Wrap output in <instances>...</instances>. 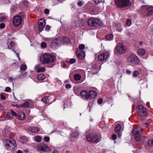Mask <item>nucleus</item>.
Masks as SVG:
<instances>
[{
  "label": "nucleus",
  "mask_w": 153,
  "mask_h": 153,
  "mask_svg": "<svg viewBox=\"0 0 153 153\" xmlns=\"http://www.w3.org/2000/svg\"><path fill=\"white\" fill-rule=\"evenodd\" d=\"M122 26L120 24L118 25L117 26V30L120 32L122 31Z\"/></svg>",
  "instance_id": "473e14b6"
},
{
  "label": "nucleus",
  "mask_w": 153,
  "mask_h": 153,
  "mask_svg": "<svg viewBox=\"0 0 153 153\" xmlns=\"http://www.w3.org/2000/svg\"><path fill=\"white\" fill-rule=\"evenodd\" d=\"M47 104L48 105H50L51 103L53 100L51 99V97L50 96H47Z\"/></svg>",
  "instance_id": "393cba45"
},
{
  "label": "nucleus",
  "mask_w": 153,
  "mask_h": 153,
  "mask_svg": "<svg viewBox=\"0 0 153 153\" xmlns=\"http://www.w3.org/2000/svg\"><path fill=\"white\" fill-rule=\"evenodd\" d=\"M131 24V21L130 19H128L127 20L126 25L127 26H130Z\"/></svg>",
  "instance_id": "f704fd0d"
},
{
  "label": "nucleus",
  "mask_w": 153,
  "mask_h": 153,
  "mask_svg": "<svg viewBox=\"0 0 153 153\" xmlns=\"http://www.w3.org/2000/svg\"><path fill=\"white\" fill-rule=\"evenodd\" d=\"M118 137L119 138H120L122 136V134L121 132H119L117 134Z\"/></svg>",
  "instance_id": "5fc2aeb1"
},
{
  "label": "nucleus",
  "mask_w": 153,
  "mask_h": 153,
  "mask_svg": "<svg viewBox=\"0 0 153 153\" xmlns=\"http://www.w3.org/2000/svg\"><path fill=\"white\" fill-rule=\"evenodd\" d=\"M35 140L38 142H40L42 140L41 137L39 136H36L35 137Z\"/></svg>",
  "instance_id": "c756f323"
},
{
  "label": "nucleus",
  "mask_w": 153,
  "mask_h": 153,
  "mask_svg": "<svg viewBox=\"0 0 153 153\" xmlns=\"http://www.w3.org/2000/svg\"><path fill=\"white\" fill-rule=\"evenodd\" d=\"M141 9L147 16H151L153 14V6L143 5L141 7Z\"/></svg>",
  "instance_id": "6e6552de"
},
{
  "label": "nucleus",
  "mask_w": 153,
  "mask_h": 153,
  "mask_svg": "<svg viewBox=\"0 0 153 153\" xmlns=\"http://www.w3.org/2000/svg\"><path fill=\"white\" fill-rule=\"evenodd\" d=\"M28 130L32 132L36 133L39 130V129L37 127H32L29 126L28 128Z\"/></svg>",
  "instance_id": "aec40b11"
},
{
  "label": "nucleus",
  "mask_w": 153,
  "mask_h": 153,
  "mask_svg": "<svg viewBox=\"0 0 153 153\" xmlns=\"http://www.w3.org/2000/svg\"><path fill=\"white\" fill-rule=\"evenodd\" d=\"M33 105V103L32 101L29 100L25 101L23 104L21 105V106L24 107L31 108Z\"/></svg>",
  "instance_id": "f3484780"
},
{
  "label": "nucleus",
  "mask_w": 153,
  "mask_h": 153,
  "mask_svg": "<svg viewBox=\"0 0 153 153\" xmlns=\"http://www.w3.org/2000/svg\"><path fill=\"white\" fill-rule=\"evenodd\" d=\"M142 129L140 127L134 128L133 130V134L135 140L140 141L141 139V132Z\"/></svg>",
  "instance_id": "9d476101"
},
{
  "label": "nucleus",
  "mask_w": 153,
  "mask_h": 153,
  "mask_svg": "<svg viewBox=\"0 0 153 153\" xmlns=\"http://www.w3.org/2000/svg\"><path fill=\"white\" fill-rule=\"evenodd\" d=\"M34 69L36 70V71L37 72H44L45 70V68L44 67L41 68V65L39 64H38L36 65L35 66Z\"/></svg>",
  "instance_id": "a211bd4d"
},
{
  "label": "nucleus",
  "mask_w": 153,
  "mask_h": 153,
  "mask_svg": "<svg viewBox=\"0 0 153 153\" xmlns=\"http://www.w3.org/2000/svg\"><path fill=\"white\" fill-rule=\"evenodd\" d=\"M101 138V135L100 134H89L86 136V139L88 141L95 143H98Z\"/></svg>",
  "instance_id": "423d86ee"
},
{
  "label": "nucleus",
  "mask_w": 153,
  "mask_h": 153,
  "mask_svg": "<svg viewBox=\"0 0 153 153\" xmlns=\"http://www.w3.org/2000/svg\"><path fill=\"white\" fill-rule=\"evenodd\" d=\"M87 22L89 26L96 27L100 25L101 22L98 18L91 17L88 19Z\"/></svg>",
  "instance_id": "1a4fd4ad"
},
{
  "label": "nucleus",
  "mask_w": 153,
  "mask_h": 153,
  "mask_svg": "<svg viewBox=\"0 0 153 153\" xmlns=\"http://www.w3.org/2000/svg\"><path fill=\"white\" fill-rule=\"evenodd\" d=\"M79 135V133L78 132H73L71 134V136L72 137H78Z\"/></svg>",
  "instance_id": "72a5a7b5"
},
{
  "label": "nucleus",
  "mask_w": 153,
  "mask_h": 153,
  "mask_svg": "<svg viewBox=\"0 0 153 153\" xmlns=\"http://www.w3.org/2000/svg\"><path fill=\"white\" fill-rule=\"evenodd\" d=\"M64 68H65V65H64Z\"/></svg>",
  "instance_id": "338daca9"
},
{
  "label": "nucleus",
  "mask_w": 153,
  "mask_h": 153,
  "mask_svg": "<svg viewBox=\"0 0 153 153\" xmlns=\"http://www.w3.org/2000/svg\"><path fill=\"white\" fill-rule=\"evenodd\" d=\"M22 21L23 19L21 16H16L13 19V23L15 26L18 27L22 24Z\"/></svg>",
  "instance_id": "9b49d317"
},
{
  "label": "nucleus",
  "mask_w": 153,
  "mask_h": 153,
  "mask_svg": "<svg viewBox=\"0 0 153 153\" xmlns=\"http://www.w3.org/2000/svg\"><path fill=\"white\" fill-rule=\"evenodd\" d=\"M79 89L78 88L75 87L74 89V93L77 95H79Z\"/></svg>",
  "instance_id": "cd10ccee"
},
{
  "label": "nucleus",
  "mask_w": 153,
  "mask_h": 153,
  "mask_svg": "<svg viewBox=\"0 0 153 153\" xmlns=\"http://www.w3.org/2000/svg\"><path fill=\"white\" fill-rule=\"evenodd\" d=\"M80 96L84 100H91L96 97L97 93L93 90L86 91L84 90L80 92Z\"/></svg>",
  "instance_id": "f257e3e1"
},
{
  "label": "nucleus",
  "mask_w": 153,
  "mask_h": 153,
  "mask_svg": "<svg viewBox=\"0 0 153 153\" xmlns=\"http://www.w3.org/2000/svg\"><path fill=\"white\" fill-rule=\"evenodd\" d=\"M113 38V35L112 34H110L109 35H106L105 36V39L108 40H111Z\"/></svg>",
  "instance_id": "bb28decb"
},
{
  "label": "nucleus",
  "mask_w": 153,
  "mask_h": 153,
  "mask_svg": "<svg viewBox=\"0 0 153 153\" xmlns=\"http://www.w3.org/2000/svg\"><path fill=\"white\" fill-rule=\"evenodd\" d=\"M81 76L79 74H76L74 76V78L76 81L80 79Z\"/></svg>",
  "instance_id": "b1692460"
},
{
  "label": "nucleus",
  "mask_w": 153,
  "mask_h": 153,
  "mask_svg": "<svg viewBox=\"0 0 153 153\" xmlns=\"http://www.w3.org/2000/svg\"><path fill=\"white\" fill-rule=\"evenodd\" d=\"M47 96H45L44 97L42 98L41 100L45 104H47Z\"/></svg>",
  "instance_id": "e433bc0d"
},
{
  "label": "nucleus",
  "mask_w": 153,
  "mask_h": 153,
  "mask_svg": "<svg viewBox=\"0 0 153 153\" xmlns=\"http://www.w3.org/2000/svg\"><path fill=\"white\" fill-rule=\"evenodd\" d=\"M5 24L3 23H2L0 24V28L3 29L5 28Z\"/></svg>",
  "instance_id": "a18cd8bd"
},
{
  "label": "nucleus",
  "mask_w": 153,
  "mask_h": 153,
  "mask_svg": "<svg viewBox=\"0 0 153 153\" xmlns=\"http://www.w3.org/2000/svg\"><path fill=\"white\" fill-rule=\"evenodd\" d=\"M111 137L113 140H114L115 139V134H113L111 136Z\"/></svg>",
  "instance_id": "4d7b16f0"
},
{
  "label": "nucleus",
  "mask_w": 153,
  "mask_h": 153,
  "mask_svg": "<svg viewBox=\"0 0 153 153\" xmlns=\"http://www.w3.org/2000/svg\"><path fill=\"white\" fill-rule=\"evenodd\" d=\"M121 129V126L119 124H117L115 126V132H119Z\"/></svg>",
  "instance_id": "5701e85b"
},
{
  "label": "nucleus",
  "mask_w": 153,
  "mask_h": 153,
  "mask_svg": "<svg viewBox=\"0 0 153 153\" xmlns=\"http://www.w3.org/2000/svg\"><path fill=\"white\" fill-rule=\"evenodd\" d=\"M79 49H78V50H81L82 51V50H83L85 48V45L84 44H81L79 46Z\"/></svg>",
  "instance_id": "58836bf2"
},
{
  "label": "nucleus",
  "mask_w": 153,
  "mask_h": 153,
  "mask_svg": "<svg viewBox=\"0 0 153 153\" xmlns=\"http://www.w3.org/2000/svg\"><path fill=\"white\" fill-rule=\"evenodd\" d=\"M58 151L57 150H55L52 153H58Z\"/></svg>",
  "instance_id": "bf43d9fd"
},
{
  "label": "nucleus",
  "mask_w": 153,
  "mask_h": 153,
  "mask_svg": "<svg viewBox=\"0 0 153 153\" xmlns=\"http://www.w3.org/2000/svg\"><path fill=\"white\" fill-rule=\"evenodd\" d=\"M10 90H11V89H10V88L9 87H7L5 88V91L6 92H9L10 91Z\"/></svg>",
  "instance_id": "49530a36"
},
{
  "label": "nucleus",
  "mask_w": 153,
  "mask_h": 153,
  "mask_svg": "<svg viewBox=\"0 0 153 153\" xmlns=\"http://www.w3.org/2000/svg\"><path fill=\"white\" fill-rule=\"evenodd\" d=\"M133 76L134 77H137L139 75V73L137 71H134L133 73Z\"/></svg>",
  "instance_id": "c85d7f7f"
},
{
  "label": "nucleus",
  "mask_w": 153,
  "mask_h": 153,
  "mask_svg": "<svg viewBox=\"0 0 153 153\" xmlns=\"http://www.w3.org/2000/svg\"><path fill=\"white\" fill-rule=\"evenodd\" d=\"M97 102L99 104H101L103 102V99L102 98H100L98 100Z\"/></svg>",
  "instance_id": "79ce46f5"
},
{
  "label": "nucleus",
  "mask_w": 153,
  "mask_h": 153,
  "mask_svg": "<svg viewBox=\"0 0 153 153\" xmlns=\"http://www.w3.org/2000/svg\"><path fill=\"white\" fill-rule=\"evenodd\" d=\"M77 58L79 60H82L85 57V53L81 50H77L76 51Z\"/></svg>",
  "instance_id": "2eb2a0df"
},
{
  "label": "nucleus",
  "mask_w": 153,
  "mask_h": 153,
  "mask_svg": "<svg viewBox=\"0 0 153 153\" xmlns=\"http://www.w3.org/2000/svg\"><path fill=\"white\" fill-rule=\"evenodd\" d=\"M4 144L6 149L9 151H13L16 148V145L15 140H9L5 139L3 141Z\"/></svg>",
  "instance_id": "20e7f679"
},
{
  "label": "nucleus",
  "mask_w": 153,
  "mask_h": 153,
  "mask_svg": "<svg viewBox=\"0 0 153 153\" xmlns=\"http://www.w3.org/2000/svg\"><path fill=\"white\" fill-rule=\"evenodd\" d=\"M16 153H22V152L21 151L19 150Z\"/></svg>",
  "instance_id": "052dcab7"
},
{
  "label": "nucleus",
  "mask_w": 153,
  "mask_h": 153,
  "mask_svg": "<svg viewBox=\"0 0 153 153\" xmlns=\"http://www.w3.org/2000/svg\"><path fill=\"white\" fill-rule=\"evenodd\" d=\"M78 5L79 6H81L82 5V3L81 1H79L77 3Z\"/></svg>",
  "instance_id": "864d4df0"
},
{
  "label": "nucleus",
  "mask_w": 153,
  "mask_h": 153,
  "mask_svg": "<svg viewBox=\"0 0 153 153\" xmlns=\"http://www.w3.org/2000/svg\"><path fill=\"white\" fill-rule=\"evenodd\" d=\"M38 28L39 30L41 32L44 28L45 25L44 20L43 19H40L38 22Z\"/></svg>",
  "instance_id": "dca6fc26"
},
{
  "label": "nucleus",
  "mask_w": 153,
  "mask_h": 153,
  "mask_svg": "<svg viewBox=\"0 0 153 153\" xmlns=\"http://www.w3.org/2000/svg\"><path fill=\"white\" fill-rule=\"evenodd\" d=\"M9 80L11 81L13 80V78L12 77H10L9 78Z\"/></svg>",
  "instance_id": "13d9d810"
},
{
  "label": "nucleus",
  "mask_w": 153,
  "mask_h": 153,
  "mask_svg": "<svg viewBox=\"0 0 153 153\" xmlns=\"http://www.w3.org/2000/svg\"><path fill=\"white\" fill-rule=\"evenodd\" d=\"M117 138V135L115 134V139H116Z\"/></svg>",
  "instance_id": "69168bd1"
},
{
  "label": "nucleus",
  "mask_w": 153,
  "mask_h": 153,
  "mask_svg": "<svg viewBox=\"0 0 153 153\" xmlns=\"http://www.w3.org/2000/svg\"><path fill=\"white\" fill-rule=\"evenodd\" d=\"M7 17L5 16H3L0 18V22H3L6 20Z\"/></svg>",
  "instance_id": "4c0bfd02"
},
{
  "label": "nucleus",
  "mask_w": 153,
  "mask_h": 153,
  "mask_svg": "<svg viewBox=\"0 0 153 153\" xmlns=\"http://www.w3.org/2000/svg\"><path fill=\"white\" fill-rule=\"evenodd\" d=\"M127 62L130 64L138 65L140 61L139 58L135 54H131L126 58Z\"/></svg>",
  "instance_id": "0eeeda50"
},
{
  "label": "nucleus",
  "mask_w": 153,
  "mask_h": 153,
  "mask_svg": "<svg viewBox=\"0 0 153 153\" xmlns=\"http://www.w3.org/2000/svg\"><path fill=\"white\" fill-rule=\"evenodd\" d=\"M138 55H139L143 56L146 53L145 50L142 49H138L137 51Z\"/></svg>",
  "instance_id": "4be33fe9"
},
{
  "label": "nucleus",
  "mask_w": 153,
  "mask_h": 153,
  "mask_svg": "<svg viewBox=\"0 0 153 153\" xmlns=\"http://www.w3.org/2000/svg\"><path fill=\"white\" fill-rule=\"evenodd\" d=\"M126 71L127 74H130L132 73L131 71L128 69L126 70Z\"/></svg>",
  "instance_id": "603ef678"
},
{
  "label": "nucleus",
  "mask_w": 153,
  "mask_h": 153,
  "mask_svg": "<svg viewBox=\"0 0 153 153\" xmlns=\"http://www.w3.org/2000/svg\"><path fill=\"white\" fill-rule=\"evenodd\" d=\"M76 61V59H71L69 61V62L70 64H73Z\"/></svg>",
  "instance_id": "a19ab883"
},
{
  "label": "nucleus",
  "mask_w": 153,
  "mask_h": 153,
  "mask_svg": "<svg viewBox=\"0 0 153 153\" xmlns=\"http://www.w3.org/2000/svg\"><path fill=\"white\" fill-rule=\"evenodd\" d=\"M148 144L150 145H153V139L152 140H149L148 142Z\"/></svg>",
  "instance_id": "de8ad7c7"
},
{
  "label": "nucleus",
  "mask_w": 153,
  "mask_h": 153,
  "mask_svg": "<svg viewBox=\"0 0 153 153\" xmlns=\"http://www.w3.org/2000/svg\"><path fill=\"white\" fill-rule=\"evenodd\" d=\"M149 124L150 123H145V125H147V126L149 125Z\"/></svg>",
  "instance_id": "680f3d73"
},
{
  "label": "nucleus",
  "mask_w": 153,
  "mask_h": 153,
  "mask_svg": "<svg viewBox=\"0 0 153 153\" xmlns=\"http://www.w3.org/2000/svg\"><path fill=\"white\" fill-rule=\"evenodd\" d=\"M109 53L106 52L99 54L98 56V58L100 61H102L107 59L109 57Z\"/></svg>",
  "instance_id": "ddd939ff"
},
{
  "label": "nucleus",
  "mask_w": 153,
  "mask_h": 153,
  "mask_svg": "<svg viewBox=\"0 0 153 153\" xmlns=\"http://www.w3.org/2000/svg\"><path fill=\"white\" fill-rule=\"evenodd\" d=\"M17 116V114L13 111H11V112H7L6 113V117L7 118L12 119L13 116Z\"/></svg>",
  "instance_id": "6ab92c4d"
},
{
  "label": "nucleus",
  "mask_w": 153,
  "mask_h": 153,
  "mask_svg": "<svg viewBox=\"0 0 153 153\" xmlns=\"http://www.w3.org/2000/svg\"><path fill=\"white\" fill-rule=\"evenodd\" d=\"M49 12V11L48 9H45L44 10V13L45 14H48Z\"/></svg>",
  "instance_id": "3c124183"
},
{
  "label": "nucleus",
  "mask_w": 153,
  "mask_h": 153,
  "mask_svg": "<svg viewBox=\"0 0 153 153\" xmlns=\"http://www.w3.org/2000/svg\"><path fill=\"white\" fill-rule=\"evenodd\" d=\"M143 43L142 42H140V45H143Z\"/></svg>",
  "instance_id": "0e129e2a"
},
{
  "label": "nucleus",
  "mask_w": 153,
  "mask_h": 153,
  "mask_svg": "<svg viewBox=\"0 0 153 153\" xmlns=\"http://www.w3.org/2000/svg\"><path fill=\"white\" fill-rule=\"evenodd\" d=\"M46 45H47L45 42H42L41 43V46L42 48H45L46 47Z\"/></svg>",
  "instance_id": "ea45409f"
},
{
  "label": "nucleus",
  "mask_w": 153,
  "mask_h": 153,
  "mask_svg": "<svg viewBox=\"0 0 153 153\" xmlns=\"http://www.w3.org/2000/svg\"><path fill=\"white\" fill-rule=\"evenodd\" d=\"M136 109L140 119L141 120H143L148 114L146 109L143 105H139L137 106Z\"/></svg>",
  "instance_id": "7ed1b4c3"
},
{
  "label": "nucleus",
  "mask_w": 153,
  "mask_h": 153,
  "mask_svg": "<svg viewBox=\"0 0 153 153\" xmlns=\"http://www.w3.org/2000/svg\"><path fill=\"white\" fill-rule=\"evenodd\" d=\"M50 29V27L49 25H47L46 26L45 29L46 30L48 31Z\"/></svg>",
  "instance_id": "09e8293b"
},
{
  "label": "nucleus",
  "mask_w": 153,
  "mask_h": 153,
  "mask_svg": "<svg viewBox=\"0 0 153 153\" xmlns=\"http://www.w3.org/2000/svg\"><path fill=\"white\" fill-rule=\"evenodd\" d=\"M38 148L40 151L45 152L50 151L49 148L45 144L43 143H40L38 146Z\"/></svg>",
  "instance_id": "4468645a"
},
{
  "label": "nucleus",
  "mask_w": 153,
  "mask_h": 153,
  "mask_svg": "<svg viewBox=\"0 0 153 153\" xmlns=\"http://www.w3.org/2000/svg\"><path fill=\"white\" fill-rule=\"evenodd\" d=\"M20 139L23 143L26 141L27 140V138L23 136L21 137H20Z\"/></svg>",
  "instance_id": "7c9ffc66"
},
{
  "label": "nucleus",
  "mask_w": 153,
  "mask_h": 153,
  "mask_svg": "<svg viewBox=\"0 0 153 153\" xmlns=\"http://www.w3.org/2000/svg\"><path fill=\"white\" fill-rule=\"evenodd\" d=\"M117 52L120 54L125 53L127 51V48L123 44L120 43L116 46Z\"/></svg>",
  "instance_id": "f8f14e48"
},
{
  "label": "nucleus",
  "mask_w": 153,
  "mask_h": 153,
  "mask_svg": "<svg viewBox=\"0 0 153 153\" xmlns=\"http://www.w3.org/2000/svg\"><path fill=\"white\" fill-rule=\"evenodd\" d=\"M27 68L26 65L25 64H22V65L21 67H20V68L21 70H22L23 71H25Z\"/></svg>",
  "instance_id": "2f4dec72"
},
{
  "label": "nucleus",
  "mask_w": 153,
  "mask_h": 153,
  "mask_svg": "<svg viewBox=\"0 0 153 153\" xmlns=\"http://www.w3.org/2000/svg\"><path fill=\"white\" fill-rule=\"evenodd\" d=\"M55 58L50 54H43L41 56L40 58V62L43 64H51L50 67H52L54 65L52 63L53 62Z\"/></svg>",
  "instance_id": "f03ea898"
},
{
  "label": "nucleus",
  "mask_w": 153,
  "mask_h": 153,
  "mask_svg": "<svg viewBox=\"0 0 153 153\" xmlns=\"http://www.w3.org/2000/svg\"><path fill=\"white\" fill-rule=\"evenodd\" d=\"M10 45L11 47H13L15 45V43L13 42L12 41L10 43Z\"/></svg>",
  "instance_id": "6e6d98bb"
},
{
  "label": "nucleus",
  "mask_w": 153,
  "mask_h": 153,
  "mask_svg": "<svg viewBox=\"0 0 153 153\" xmlns=\"http://www.w3.org/2000/svg\"><path fill=\"white\" fill-rule=\"evenodd\" d=\"M94 69H96L97 67V63H95L93 64L92 65Z\"/></svg>",
  "instance_id": "8fccbe9b"
},
{
  "label": "nucleus",
  "mask_w": 153,
  "mask_h": 153,
  "mask_svg": "<svg viewBox=\"0 0 153 153\" xmlns=\"http://www.w3.org/2000/svg\"><path fill=\"white\" fill-rule=\"evenodd\" d=\"M44 140L45 141L48 142L50 140V138L48 137H44Z\"/></svg>",
  "instance_id": "37998d69"
},
{
  "label": "nucleus",
  "mask_w": 153,
  "mask_h": 153,
  "mask_svg": "<svg viewBox=\"0 0 153 153\" xmlns=\"http://www.w3.org/2000/svg\"><path fill=\"white\" fill-rule=\"evenodd\" d=\"M45 76L43 74H39L37 77L38 79L39 80H42L45 78Z\"/></svg>",
  "instance_id": "a878e982"
},
{
  "label": "nucleus",
  "mask_w": 153,
  "mask_h": 153,
  "mask_svg": "<svg viewBox=\"0 0 153 153\" xmlns=\"http://www.w3.org/2000/svg\"><path fill=\"white\" fill-rule=\"evenodd\" d=\"M116 64L118 65H122V60L120 59L117 60L116 62Z\"/></svg>",
  "instance_id": "c9c22d12"
},
{
  "label": "nucleus",
  "mask_w": 153,
  "mask_h": 153,
  "mask_svg": "<svg viewBox=\"0 0 153 153\" xmlns=\"http://www.w3.org/2000/svg\"><path fill=\"white\" fill-rule=\"evenodd\" d=\"M65 82H66V83L69 82V80H66L65 81Z\"/></svg>",
  "instance_id": "e2e57ef3"
},
{
  "label": "nucleus",
  "mask_w": 153,
  "mask_h": 153,
  "mask_svg": "<svg viewBox=\"0 0 153 153\" xmlns=\"http://www.w3.org/2000/svg\"><path fill=\"white\" fill-rule=\"evenodd\" d=\"M16 118L19 120H23L25 117V114L22 112H21L19 114L17 115Z\"/></svg>",
  "instance_id": "412c9836"
},
{
  "label": "nucleus",
  "mask_w": 153,
  "mask_h": 153,
  "mask_svg": "<svg viewBox=\"0 0 153 153\" xmlns=\"http://www.w3.org/2000/svg\"><path fill=\"white\" fill-rule=\"evenodd\" d=\"M65 87L66 89H69L71 87V86L70 84H67L65 85Z\"/></svg>",
  "instance_id": "c03bdc74"
},
{
  "label": "nucleus",
  "mask_w": 153,
  "mask_h": 153,
  "mask_svg": "<svg viewBox=\"0 0 153 153\" xmlns=\"http://www.w3.org/2000/svg\"><path fill=\"white\" fill-rule=\"evenodd\" d=\"M115 5L120 8L128 7L131 6L130 0H115Z\"/></svg>",
  "instance_id": "39448f33"
}]
</instances>
